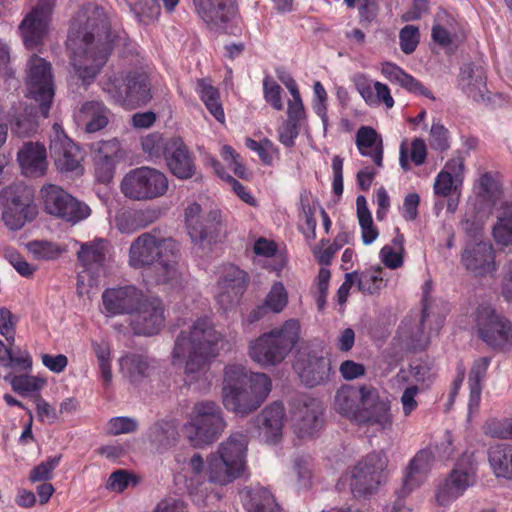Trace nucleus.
I'll return each instance as SVG.
<instances>
[{
    "mask_svg": "<svg viewBox=\"0 0 512 512\" xmlns=\"http://www.w3.org/2000/svg\"><path fill=\"white\" fill-rule=\"evenodd\" d=\"M225 342L209 317H199L177 335L171 362L183 369L184 383L197 391L210 386L209 363L218 356Z\"/></svg>",
    "mask_w": 512,
    "mask_h": 512,
    "instance_id": "1",
    "label": "nucleus"
},
{
    "mask_svg": "<svg viewBox=\"0 0 512 512\" xmlns=\"http://www.w3.org/2000/svg\"><path fill=\"white\" fill-rule=\"evenodd\" d=\"M179 252V244L175 240L144 233L131 243L128 263L135 269L154 264L151 282L171 289L178 288L185 278Z\"/></svg>",
    "mask_w": 512,
    "mask_h": 512,
    "instance_id": "2",
    "label": "nucleus"
},
{
    "mask_svg": "<svg viewBox=\"0 0 512 512\" xmlns=\"http://www.w3.org/2000/svg\"><path fill=\"white\" fill-rule=\"evenodd\" d=\"M87 11L92 15L86 22V28L96 30L97 41L91 32H80L71 29L67 45L72 51V66L75 75L83 83L92 82L107 61L110 47L100 44V31L106 33L108 24L102 9L90 7Z\"/></svg>",
    "mask_w": 512,
    "mask_h": 512,
    "instance_id": "3",
    "label": "nucleus"
},
{
    "mask_svg": "<svg viewBox=\"0 0 512 512\" xmlns=\"http://www.w3.org/2000/svg\"><path fill=\"white\" fill-rule=\"evenodd\" d=\"M271 379L264 373L249 371L231 363L223 370L222 402L225 408L245 416L256 410L271 392Z\"/></svg>",
    "mask_w": 512,
    "mask_h": 512,
    "instance_id": "4",
    "label": "nucleus"
},
{
    "mask_svg": "<svg viewBox=\"0 0 512 512\" xmlns=\"http://www.w3.org/2000/svg\"><path fill=\"white\" fill-rule=\"evenodd\" d=\"M247 450V435L242 432H234L220 443L214 453L209 455L206 465L198 453L191 457L188 465L195 475L205 472L211 483L227 485L245 472Z\"/></svg>",
    "mask_w": 512,
    "mask_h": 512,
    "instance_id": "5",
    "label": "nucleus"
},
{
    "mask_svg": "<svg viewBox=\"0 0 512 512\" xmlns=\"http://www.w3.org/2000/svg\"><path fill=\"white\" fill-rule=\"evenodd\" d=\"M300 323L289 319L281 326L260 335L249 344V357L261 367L280 364L291 352L300 338Z\"/></svg>",
    "mask_w": 512,
    "mask_h": 512,
    "instance_id": "6",
    "label": "nucleus"
},
{
    "mask_svg": "<svg viewBox=\"0 0 512 512\" xmlns=\"http://www.w3.org/2000/svg\"><path fill=\"white\" fill-rule=\"evenodd\" d=\"M226 422L222 410L213 401L195 403L182 426V433L194 447L213 443L225 430Z\"/></svg>",
    "mask_w": 512,
    "mask_h": 512,
    "instance_id": "7",
    "label": "nucleus"
},
{
    "mask_svg": "<svg viewBox=\"0 0 512 512\" xmlns=\"http://www.w3.org/2000/svg\"><path fill=\"white\" fill-rule=\"evenodd\" d=\"M387 462L386 454L382 451L368 454L340 477L337 488L348 489L355 496L372 493L381 483Z\"/></svg>",
    "mask_w": 512,
    "mask_h": 512,
    "instance_id": "8",
    "label": "nucleus"
},
{
    "mask_svg": "<svg viewBox=\"0 0 512 512\" xmlns=\"http://www.w3.org/2000/svg\"><path fill=\"white\" fill-rule=\"evenodd\" d=\"M148 75L138 73L123 77L120 74L109 75L102 88L110 98L126 109L145 105L152 97Z\"/></svg>",
    "mask_w": 512,
    "mask_h": 512,
    "instance_id": "9",
    "label": "nucleus"
},
{
    "mask_svg": "<svg viewBox=\"0 0 512 512\" xmlns=\"http://www.w3.org/2000/svg\"><path fill=\"white\" fill-rule=\"evenodd\" d=\"M75 244L79 245L77 259L83 268L78 274V289L82 293L85 286L93 287L108 275L110 248L108 242L100 238L85 243L75 241Z\"/></svg>",
    "mask_w": 512,
    "mask_h": 512,
    "instance_id": "10",
    "label": "nucleus"
},
{
    "mask_svg": "<svg viewBox=\"0 0 512 512\" xmlns=\"http://www.w3.org/2000/svg\"><path fill=\"white\" fill-rule=\"evenodd\" d=\"M166 175L152 167L142 166L127 172L121 180L122 194L131 200L147 201L165 195L168 190Z\"/></svg>",
    "mask_w": 512,
    "mask_h": 512,
    "instance_id": "11",
    "label": "nucleus"
},
{
    "mask_svg": "<svg viewBox=\"0 0 512 512\" xmlns=\"http://www.w3.org/2000/svg\"><path fill=\"white\" fill-rule=\"evenodd\" d=\"M37 215L32 190L23 184L10 185L3 191L2 221L12 231L20 230Z\"/></svg>",
    "mask_w": 512,
    "mask_h": 512,
    "instance_id": "12",
    "label": "nucleus"
},
{
    "mask_svg": "<svg viewBox=\"0 0 512 512\" xmlns=\"http://www.w3.org/2000/svg\"><path fill=\"white\" fill-rule=\"evenodd\" d=\"M475 323L480 338L489 346L500 350L512 347V322L497 313L490 303L476 308Z\"/></svg>",
    "mask_w": 512,
    "mask_h": 512,
    "instance_id": "13",
    "label": "nucleus"
},
{
    "mask_svg": "<svg viewBox=\"0 0 512 512\" xmlns=\"http://www.w3.org/2000/svg\"><path fill=\"white\" fill-rule=\"evenodd\" d=\"M26 88L27 96L39 104V110L46 118L54 97V84L50 64L39 56L28 61Z\"/></svg>",
    "mask_w": 512,
    "mask_h": 512,
    "instance_id": "14",
    "label": "nucleus"
},
{
    "mask_svg": "<svg viewBox=\"0 0 512 512\" xmlns=\"http://www.w3.org/2000/svg\"><path fill=\"white\" fill-rule=\"evenodd\" d=\"M41 195L45 211L66 222L76 224L85 220L91 214L88 205L78 201L57 185L48 184L43 186Z\"/></svg>",
    "mask_w": 512,
    "mask_h": 512,
    "instance_id": "15",
    "label": "nucleus"
},
{
    "mask_svg": "<svg viewBox=\"0 0 512 512\" xmlns=\"http://www.w3.org/2000/svg\"><path fill=\"white\" fill-rule=\"evenodd\" d=\"M55 0H38L19 24L18 30L27 49L40 46L51 29Z\"/></svg>",
    "mask_w": 512,
    "mask_h": 512,
    "instance_id": "16",
    "label": "nucleus"
},
{
    "mask_svg": "<svg viewBox=\"0 0 512 512\" xmlns=\"http://www.w3.org/2000/svg\"><path fill=\"white\" fill-rule=\"evenodd\" d=\"M363 406L354 422L367 431L381 432L391 430L393 417L389 401L381 399L377 389L363 386Z\"/></svg>",
    "mask_w": 512,
    "mask_h": 512,
    "instance_id": "17",
    "label": "nucleus"
},
{
    "mask_svg": "<svg viewBox=\"0 0 512 512\" xmlns=\"http://www.w3.org/2000/svg\"><path fill=\"white\" fill-rule=\"evenodd\" d=\"M145 297L143 290L132 284L108 287L101 295L102 313L107 317L131 315Z\"/></svg>",
    "mask_w": 512,
    "mask_h": 512,
    "instance_id": "18",
    "label": "nucleus"
},
{
    "mask_svg": "<svg viewBox=\"0 0 512 512\" xmlns=\"http://www.w3.org/2000/svg\"><path fill=\"white\" fill-rule=\"evenodd\" d=\"M461 263L475 278L494 277L498 269L495 251L484 241L468 243L461 254Z\"/></svg>",
    "mask_w": 512,
    "mask_h": 512,
    "instance_id": "19",
    "label": "nucleus"
},
{
    "mask_svg": "<svg viewBox=\"0 0 512 512\" xmlns=\"http://www.w3.org/2000/svg\"><path fill=\"white\" fill-rule=\"evenodd\" d=\"M198 16L214 31L231 33L236 18L232 0H193Z\"/></svg>",
    "mask_w": 512,
    "mask_h": 512,
    "instance_id": "20",
    "label": "nucleus"
},
{
    "mask_svg": "<svg viewBox=\"0 0 512 512\" xmlns=\"http://www.w3.org/2000/svg\"><path fill=\"white\" fill-rule=\"evenodd\" d=\"M465 160L461 154L453 155L438 172L433 183V193L437 197L448 198L461 195L465 178Z\"/></svg>",
    "mask_w": 512,
    "mask_h": 512,
    "instance_id": "21",
    "label": "nucleus"
},
{
    "mask_svg": "<svg viewBox=\"0 0 512 512\" xmlns=\"http://www.w3.org/2000/svg\"><path fill=\"white\" fill-rule=\"evenodd\" d=\"M51 155L55 165L61 171L82 173L83 159L80 148L67 137L60 125L54 124L50 144Z\"/></svg>",
    "mask_w": 512,
    "mask_h": 512,
    "instance_id": "22",
    "label": "nucleus"
},
{
    "mask_svg": "<svg viewBox=\"0 0 512 512\" xmlns=\"http://www.w3.org/2000/svg\"><path fill=\"white\" fill-rule=\"evenodd\" d=\"M248 283L246 272L234 265H226L220 271L215 290L218 304L225 310L237 304Z\"/></svg>",
    "mask_w": 512,
    "mask_h": 512,
    "instance_id": "23",
    "label": "nucleus"
},
{
    "mask_svg": "<svg viewBox=\"0 0 512 512\" xmlns=\"http://www.w3.org/2000/svg\"><path fill=\"white\" fill-rule=\"evenodd\" d=\"M131 316L130 326L137 335H155L160 332L165 322L164 306L156 297L146 296L139 309Z\"/></svg>",
    "mask_w": 512,
    "mask_h": 512,
    "instance_id": "24",
    "label": "nucleus"
},
{
    "mask_svg": "<svg viewBox=\"0 0 512 512\" xmlns=\"http://www.w3.org/2000/svg\"><path fill=\"white\" fill-rule=\"evenodd\" d=\"M294 369L301 381L309 387L328 381L332 374L330 360L315 351L300 352L295 361Z\"/></svg>",
    "mask_w": 512,
    "mask_h": 512,
    "instance_id": "25",
    "label": "nucleus"
},
{
    "mask_svg": "<svg viewBox=\"0 0 512 512\" xmlns=\"http://www.w3.org/2000/svg\"><path fill=\"white\" fill-rule=\"evenodd\" d=\"M323 407L314 398H307L295 409L292 415L293 427L299 437H309L322 426Z\"/></svg>",
    "mask_w": 512,
    "mask_h": 512,
    "instance_id": "26",
    "label": "nucleus"
},
{
    "mask_svg": "<svg viewBox=\"0 0 512 512\" xmlns=\"http://www.w3.org/2000/svg\"><path fill=\"white\" fill-rule=\"evenodd\" d=\"M285 408L281 403H273L258 416V436L268 445L277 444L283 434Z\"/></svg>",
    "mask_w": 512,
    "mask_h": 512,
    "instance_id": "27",
    "label": "nucleus"
},
{
    "mask_svg": "<svg viewBox=\"0 0 512 512\" xmlns=\"http://www.w3.org/2000/svg\"><path fill=\"white\" fill-rule=\"evenodd\" d=\"M354 84L357 92L368 106H383L388 110L393 108L395 101L390 88L385 83L360 74L355 76Z\"/></svg>",
    "mask_w": 512,
    "mask_h": 512,
    "instance_id": "28",
    "label": "nucleus"
},
{
    "mask_svg": "<svg viewBox=\"0 0 512 512\" xmlns=\"http://www.w3.org/2000/svg\"><path fill=\"white\" fill-rule=\"evenodd\" d=\"M434 452L431 447L420 450L409 462L403 479V494L406 495L419 488L427 479L433 462Z\"/></svg>",
    "mask_w": 512,
    "mask_h": 512,
    "instance_id": "29",
    "label": "nucleus"
},
{
    "mask_svg": "<svg viewBox=\"0 0 512 512\" xmlns=\"http://www.w3.org/2000/svg\"><path fill=\"white\" fill-rule=\"evenodd\" d=\"M97 150L96 177L98 181L108 183L113 178L116 164L124 157V152L116 138L99 142Z\"/></svg>",
    "mask_w": 512,
    "mask_h": 512,
    "instance_id": "30",
    "label": "nucleus"
},
{
    "mask_svg": "<svg viewBox=\"0 0 512 512\" xmlns=\"http://www.w3.org/2000/svg\"><path fill=\"white\" fill-rule=\"evenodd\" d=\"M17 159L26 176H43L47 170L46 149L39 143H26L19 150Z\"/></svg>",
    "mask_w": 512,
    "mask_h": 512,
    "instance_id": "31",
    "label": "nucleus"
},
{
    "mask_svg": "<svg viewBox=\"0 0 512 512\" xmlns=\"http://www.w3.org/2000/svg\"><path fill=\"white\" fill-rule=\"evenodd\" d=\"M76 121L86 132L95 133L107 126L109 110L101 101H88L80 108Z\"/></svg>",
    "mask_w": 512,
    "mask_h": 512,
    "instance_id": "32",
    "label": "nucleus"
},
{
    "mask_svg": "<svg viewBox=\"0 0 512 512\" xmlns=\"http://www.w3.org/2000/svg\"><path fill=\"white\" fill-rule=\"evenodd\" d=\"M167 165L170 171L179 179L191 178L194 174V164L187 147L181 140H172L166 153Z\"/></svg>",
    "mask_w": 512,
    "mask_h": 512,
    "instance_id": "33",
    "label": "nucleus"
},
{
    "mask_svg": "<svg viewBox=\"0 0 512 512\" xmlns=\"http://www.w3.org/2000/svg\"><path fill=\"white\" fill-rule=\"evenodd\" d=\"M463 493L477 480V462L473 453H463L446 476Z\"/></svg>",
    "mask_w": 512,
    "mask_h": 512,
    "instance_id": "34",
    "label": "nucleus"
},
{
    "mask_svg": "<svg viewBox=\"0 0 512 512\" xmlns=\"http://www.w3.org/2000/svg\"><path fill=\"white\" fill-rule=\"evenodd\" d=\"M426 316V308H424V315ZM424 318L405 319L398 329V339L405 348L409 350L424 349L429 343V334L423 328Z\"/></svg>",
    "mask_w": 512,
    "mask_h": 512,
    "instance_id": "35",
    "label": "nucleus"
},
{
    "mask_svg": "<svg viewBox=\"0 0 512 512\" xmlns=\"http://www.w3.org/2000/svg\"><path fill=\"white\" fill-rule=\"evenodd\" d=\"M356 146L362 156L370 157L377 167H382V138L374 128L360 127L356 133Z\"/></svg>",
    "mask_w": 512,
    "mask_h": 512,
    "instance_id": "36",
    "label": "nucleus"
},
{
    "mask_svg": "<svg viewBox=\"0 0 512 512\" xmlns=\"http://www.w3.org/2000/svg\"><path fill=\"white\" fill-rule=\"evenodd\" d=\"M381 73L387 80L399 85L411 93L422 95L429 99H434L432 93L424 87L421 82L415 79L412 75L406 73L396 64L390 62L383 63L381 66Z\"/></svg>",
    "mask_w": 512,
    "mask_h": 512,
    "instance_id": "37",
    "label": "nucleus"
},
{
    "mask_svg": "<svg viewBox=\"0 0 512 512\" xmlns=\"http://www.w3.org/2000/svg\"><path fill=\"white\" fill-rule=\"evenodd\" d=\"M241 501L248 512H281L272 493L263 487L244 489Z\"/></svg>",
    "mask_w": 512,
    "mask_h": 512,
    "instance_id": "38",
    "label": "nucleus"
},
{
    "mask_svg": "<svg viewBox=\"0 0 512 512\" xmlns=\"http://www.w3.org/2000/svg\"><path fill=\"white\" fill-rule=\"evenodd\" d=\"M488 462L496 478L512 480V445L491 446L488 450Z\"/></svg>",
    "mask_w": 512,
    "mask_h": 512,
    "instance_id": "39",
    "label": "nucleus"
},
{
    "mask_svg": "<svg viewBox=\"0 0 512 512\" xmlns=\"http://www.w3.org/2000/svg\"><path fill=\"white\" fill-rule=\"evenodd\" d=\"M359 403L363 406L362 387L357 390L353 387L340 388L335 396L334 407L341 415L355 421L356 416L359 414L361 408L358 407Z\"/></svg>",
    "mask_w": 512,
    "mask_h": 512,
    "instance_id": "40",
    "label": "nucleus"
},
{
    "mask_svg": "<svg viewBox=\"0 0 512 512\" xmlns=\"http://www.w3.org/2000/svg\"><path fill=\"white\" fill-rule=\"evenodd\" d=\"M454 19L446 12H439L436 15L435 23L432 28V39L447 50H453L458 43L455 34Z\"/></svg>",
    "mask_w": 512,
    "mask_h": 512,
    "instance_id": "41",
    "label": "nucleus"
},
{
    "mask_svg": "<svg viewBox=\"0 0 512 512\" xmlns=\"http://www.w3.org/2000/svg\"><path fill=\"white\" fill-rule=\"evenodd\" d=\"M148 436L156 449L165 450L179 438L178 423L175 420L157 422L149 429Z\"/></svg>",
    "mask_w": 512,
    "mask_h": 512,
    "instance_id": "42",
    "label": "nucleus"
},
{
    "mask_svg": "<svg viewBox=\"0 0 512 512\" xmlns=\"http://www.w3.org/2000/svg\"><path fill=\"white\" fill-rule=\"evenodd\" d=\"M195 90L210 114L224 124L225 113L218 90L206 79L197 80Z\"/></svg>",
    "mask_w": 512,
    "mask_h": 512,
    "instance_id": "43",
    "label": "nucleus"
},
{
    "mask_svg": "<svg viewBox=\"0 0 512 512\" xmlns=\"http://www.w3.org/2000/svg\"><path fill=\"white\" fill-rule=\"evenodd\" d=\"M120 372L131 382H137L148 376L150 362L142 354L127 353L119 359Z\"/></svg>",
    "mask_w": 512,
    "mask_h": 512,
    "instance_id": "44",
    "label": "nucleus"
},
{
    "mask_svg": "<svg viewBox=\"0 0 512 512\" xmlns=\"http://www.w3.org/2000/svg\"><path fill=\"white\" fill-rule=\"evenodd\" d=\"M4 380L11 385V388L15 393L21 396H27L32 393L39 392L47 384L46 378L30 374H9L4 377Z\"/></svg>",
    "mask_w": 512,
    "mask_h": 512,
    "instance_id": "45",
    "label": "nucleus"
},
{
    "mask_svg": "<svg viewBox=\"0 0 512 512\" xmlns=\"http://www.w3.org/2000/svg\"><path fill=\"white\" fill-rule=\"evenodd\" d=\"M280 80L291 95V99L287 103V120L300 124L306 118V111L298 85L290 75L282 76Z\"/></svg>",
    "mask_w": 512,
    "mask_h": 512,
    "instance_id": "46",
    "label": "nucleus"
},
{
    "mask_svg": "<svg viewBox=\"0 0 512 512\" xmlns=\"http://www.w3.org/2000/svg\"><path fill=\"white\" fill-rule=\"evenodd\" d=\"M204 215L200 204L191 202L184 210V221L193 242L202 244L205 239Z\"/></svg>",
    "mask_w": 512,
    "mask_h": 512,
    "instance_id": "47",
    "label": "nucleus"
},
{
    "mask_svg": "<svg viewBox=\"0 0 512 512\" xmlns=\"http://www.w3.org/2000/svg\"><path fill=\"white\" fill-rule=\"evenodd\" d=\"M459 85L469 96L476 97L477 93H482L485 87V77L482 68L472 64L464 65L461 68Z\"/></svg>",
    "mask_w": 512,
    "mask_h": 512,
    "instance_id": "48",
    "label": "nucleus"
},
{
    "mask_svg": "<svg viewBox=\"0 0 512 512\" xmlns=\"http://www.w3.org/2000/svg\"><path fill=\"white\" fill-rule=\"evenodd\" d=\"M357 217L361 229V240L364 245L372 244L379 236V231L373 223L372 215L367 207L364 196H358Z\"/></svg>",
    "mask_w": 512,
    "mask_h": 512,
    "instance_id": "49",
    "label": "nucleus"
},
{
    "mask_svg": "<svg viewBox=\"0 0 512 512\" xmlns=\"http://www.w3.org/2000/svg\"><path fill=\"white\" fill-rule=\"evenodd\" d=\"M91 347L97 359L100 378L103 381V384L107 386L112 382L113 378L111 346L105 340H93L91 342Z\"/></svg>",
    "mask_w": 512,
    "mask_h": 512,
    "instance_id": "50",
    "label": "nucleus"
},
{
    "mask_svg": "<svg viewBox=\"0 0 512 512\" xmlns=\"http://www.w3.org/2000/svg\"><path fill=\"white\" fill-rule=\"evenodd\" d=\"M497 218L493 228L494 240L499 245L508 246L512 244V202L505 203Z\"/></svg>",
    "mask_w": 512,
    "mask_h": 512,
    "instance_id": "51",
    "label": "nucleus"
},
{
    "mask_svg": "<svg viewBox=\"0 0 512 512\" xmlns=\"http://www.w3.org/2000/svg\"><path fill=\"white\" fill-rule=\"evenodd\" d=\"M289 294L285 285L276 281L270 287L264 298L262 308L275 314L281 313L288 305Z\"/></svg>",
    "mask_w": 512,
    "mask_h": 512,
    "instance_id": "52",
    "label": "nucleus"
},
{
    "mask_svg": "<svg viewBox=\"0 0 512 512\" xmlns=\"http://www.w3.org/2000/svg\"><path fill=\"white\" fill-rule=\"evenodd\" d=\"M404 237L397 234L390 245L381 248L379 256L382 263L390 268L397 269L403 265Z\"/></svg>",
    "mask_w": 512,
    "mask_h": 512,
    "instance_id": "53",
    "label": "nucleus"
},
{
    "mask_svg": "<svg viewBox=\"0 0 512 512\" xmlns=\"http://www.w3.org/2000/svg\"><path fill=\"white\" fill-rule=\"evenodd\" d=\"M28 251L39 260H55L67 252L65 246L47 240H35L27 244Z\"/></svg>",
    "mask_w": 512,
    "mask_h": 512,
    "instance_id": "54",
    "label": "nucleus"
},
{
    "mask_svg": "<svg viewBox=\"0 0 512 512\" xmlns=\"http://www.w3.org/2000/svg\"><path fill=\"white\" fill-rule=\"evenodd\" d=\"M357 289L364 294H374L385 286L383 270L380 267L375 269L357 272Z\"/></svg>",
    "mask_w": 512,
    "mask_h": 512,
    "instance_id": "55",
    "label": "nucleus"
},
{
    "mask_svg": "<svg viewBox=\"0 0 512 512\" xmlns=\"http://www.w3.org/2000/svg\"><path fill=\"white\" fill-rule=\"evenodd\" d=\"M245 145L248 149L257 153L264 165L273 166L275 161L280 157L279 148L268 138H264L259 142L247 138Z\"/></svg>",
    "mask_w": 512,
    "mask_h": 512,
    "instance_id": "56",
    "label": "nucleus"
},
{
    "mask_svg": "<svg viewBox=\"0 0 512 512\" xmlns=\"http://www.w3.org/2000/svg\"><path fill=\"white\" fill-rule=\"evenodd\" d=\"M399 377L411 382V385L420 384L423 388H426L433 382L435 373L427 364L416 363L410 366L408 372L401 371Z\"/></svg>",
    "mask_w": 512,
    "mask_h": 512,
    "instance_id": "57",
    "label": "nucleus"
},
{
    "mask_svg": "<svg viewBox=\"0 0 512 512\" xmlns=\"http://www.w3.org/2000/svg\"><path fill=\"white\" fill-rule=\"evenodd\" d=\"M345 241V234L338 235L332 244L327 240H321L320 243L313 248V255L320 264L328 265Z\"/></svg>",
    "mask_w": 512,
    "mask_h": 512,
    "instance_id": "58",
    "label": "nucleus"
},
{
    "mask_svg": "<svg viewBox=\"0 0 512 512\" xmlns=\"http://www.w3.org/2000/svg\"><path fill=\"white\" fill-rule=\"evenodd\" d=\"M464 493L460 491L447 477L435 488L434 498L438 505L447 507L460 498Z\"/></svg>",
    "mask_w": 512,
    "mask_h": 512,
    "instance_id": "59",
    "label": "nucleus"
},
{
    "mask_svg": "<svg viewBox=\"0 0 512 512\" xmlns=\"http://www.w3.org/2000/svg\"><path fill=\"white\" fill-rule=\"evenodd\" d=\"M321 207L317 203H307L302 202V212L301 219L304 221L305 225L301 227L305 238L308 241H312L316 237V226L317 221L315 219V214L317 212L320 213Z\"/></svg>",
    "mask_w": 512,
    "mask_h": 512,
    "instance_id": "60",
    "label": "nucleus"
},
{
    "mask_svg": "<svg viewBox=\"0 0 512 512\" xmlns=\"http://www.w3.org/2000/svg\"><path fill=\"white\" fill-rule=\"evenodd\" d=\"M327 92L321 82L316 81L313 84L312 109L321 118L324 130L327 129Z\"/></svg>",
    "mask_w": 512,
    "mask_h": 512,
    "instance_id": "61",
    "label": "nucleus"
},
{
    "mask_svg": "<svg viewBox=\"0 0 512 512\" xmlns=\"http://www.w3.org/2000/svg\"><path fill=\"white\" fill-rule=\"evenodd\" d=\"M204 228H205V239L204 242L207 241L211 243L215 241L218 235L222 232L223 228V216L220 210L213 209L209 211L203 218Z\"/></svg>",
    "mask_w": 512,
    "mask_h": 512,
    "instance_id": "62",
    "label": "nucleus"
},
{
    "mask_svg": "<svg viewBox=\"0 0 512 512\" xmlns=\"http://www.w3.org/2000/svg\"><path fill=\"white\" fill-rule=\"evenodd\" d=\"M141 146L143 151L151 158H158L164 153L166 154L169 148L159 133H150L142 137Z\"/></svg>",
    "mask_w": 512,
    "mask_h": 512,
    "instance_id": "63",
    "label": "nucleus"
},
{
    "mask_svg": "<svg viewBox=\"0 0 512 512\" xmlns=\"http://www.w3.org/2000/svg\"><path fill=\"white\" fill-rule=\"evenodd\" d=\"M430 147L436 151H445L450 148L449 131L439 122H433L430 128Z\"/></svg>",
    "mask_w": 512,
    "mask_h": 512,
    "instance_id": "64",
    "label": "nucleus"
}]
</instances>
